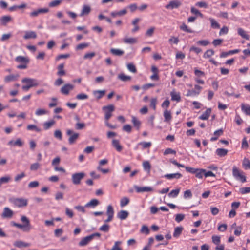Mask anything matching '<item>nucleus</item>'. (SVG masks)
I'll list each match as a JSON object with an SVG mask.
<instances>
[{"mask_svg":"<svg viewBox=\"0 0 250 250\" xmlns=\"http://www.w3.org/2000/svg\"><path fill=\"white\" fill-rule=\"evenodd\" d=\"M56 123V122L52 119L47 122H45L43 124V126L45 130H48Z\"/></svg>","mask_w":250,"mask_h":250,"instance_id":"obj_27","label":"nucleus"},{"mask_svg":"<svg viewBox=\"0 0 250 250\" xmlns=\"http://www.w3.org/2000/svg\"><path fill=\"white\" fill-rule=\"evenodd\" d=\"M134 188L137 192H150L153 190V188L150 187H139L135 186Z\"/></svg>","mask_w":250,"mask_h":250,"instance_id":"obj_13","label":"nucleus"},{"mask_svg":"<svg viewBox=\"0 0 250 250\" xmlns=\"http://www.w3.org/2000/svg\"><path fill=\"white\" fill-rule=\"evenodd\" d=\"M185 169L187 172L195 174V176L199 179H202L203 178L205 172V169H204L195 168L189 167H185Z\"/></svg>","mask_w":250,"mask_h":250,"instance_id":"obj_4","label":"nucleus"},{"mask_svg":"<svg viewBox=\"0 0 250 250\" xmlns=\"http://www.w3.org/2000/svg\"><path fill=\"white\" fill-rule=\"evenodd\" d=\"M25 177V174L24 172L16 175L14 177V181L15 182H20L22 178Z\"/></svg>","mask_w":250,"mask_h":250,"instance_id":"obj_48","label":"nucleus"},{"mask_svg":"<svg viewBox=\"0 0 250 250\" xmlns=\"http://www.w3.org/2000/svg\"><path fill=\"white\" fill-rule=\"evenodd\" d=\"M10 202L15 206L21 208L27 205L28 200L23 198H13L10 199Z\"/></svg>","mask_w":250,"mask_h":250,"instance_id":"obj_5","label":"nucleus"},{"mask_svg":"<svg viewBox=\"0 0 250 250\" xmlns=\"http://www.w3.org/2000/svg\"><path fill=\"white\" fill-rule=\"evenodd\" d=\"M209 20L210 22V26L211 28L214 29H218L220 28V24L215 19L212 18H209Z\"/></svg>","mask_w":250,"mask_h":250,"instance_id":"obj_38","label":"nucleus"},{"mask_svg":"<svg viewBox=\"0 0 250 250\" xmlns=\"http://www.w3.org/2000/svg\"><path fill=\"white\" fill-rule=\"evenodd\" d=\"M168 42H169V43H170L171 44H177L179 42V40L178 37H175L174 36H171L168 40Z\"/></svg>","mask_w":250,"mask_h":250,"instance_id":"obj_55","label":"nucleus"},{"mask_svg":"<svg viewBox=\"0 0 250 250\" xmlns=\"http://www.w3.org/2000/svg\"><path fill=\"white\" fill-rule=\"evenodd\" d=\"M232 175L237 181H239L242 183H244L246 181V177L244 172L235 166L232 167Z\"/></svg>","mask_w":250,"mask_h":250,"instance_id":"obj_3","label":"nucleus"},{"mask_svg":"<svg viewBox=\"0 0 250 250\" xmlns=\"http://www.w3.org/2000/svg\"><path fill=\"white\" fill-rule=\"evenodd\" d=\"M64 65L63 63L59 64L58 67L57 75L59 76H62L65 74V72L64 70Z\"/></svg>","mask_w":250,"mask_h":250,"instance_id":"obj_34","label":"nucleus"},{"mask_svg":"<svg viewBox=\"0 0 250 250\" xmlns=\"http://www.w3.org/2000/svg\"><path fill=\"white\" fill-rule=\"evenodd\" d=\"M129 215V213L126 210H121L119 211L117 214V217L120 220H125Z\"/></svg>","mask_w":250,"mask_h":250,"instance_id":"obj_22","label":"nucleus"},{"mask_svg":"<svg viewBox=\"0 0 250 250\" xmlns=\"http://www.w3.org/2000/svg\"><path fill=\"white\" fill-rule=\"evenodd\" d=\"M228 151L224 148H218L216 150V154L219 157H224L227 154Z\"/></svg>","mask_w":250,"mask_h":250,"instance_id":"obj_31","label":"nucleus"},{"mask_svg":"<svg viewBox=\"0 0 250 250\" xmlns=\"http://www.w3.org/2000/svg\"><path fill=\"white\" fill-rule=\"evenodd\" d=\"M18 77H19L18 74H16V75L11 74V75H7V76H5L4 78V81L5 83H8L10 82L16 81Z\"/></svg>","mask_w":250,"mask_h":250,"instance_id":"obj_21","label":"nucleus"},{"mask_svg":"<svg viewBox=\"0 0 250 250\" xmlns=\"http://www.w3.org/2000/svg\"><path fill=\"white\" fill-rule=\"evenodd\" d=\"M11 180V177L9 175H5L0 178V181L1 184H6L8 183Z\"/></svg>","mask_w":250,"mask_h":250,"instance_id":"obj_50","label":"nucleus"},{"mask_svg":"<svg viewBox=\"0 0 250 250\" xmlns=\"http://www.w3.org/2000/svg\"><path fill=\"white\" fill-rule=\"evenodd\" d=\"M22 83H25L22 86V89L27 91L30 88L39 85L38 81L35 79L25 78L21 80Z\"/></svg>","mask_w":250,"mask_h":250,"instance_id":"obj_2","label":"nucleus"},{"mask_svg":"<svg viewBox=\"0 0 250 250\" xmlns=\"http://www.w3.org/2000/svg\"><path fill=\"white\" fill-rule=\"evenodd\" d=\"M118 78L122 81L126 82L130 80L131 79V77L125 75L124 74H120L118 75Z\"/></svg>","mask_w":250,"mask_h":250,"instance_id":"obj_51","label":"nucleus"},{"mask_svg":"<svg viewBox=\"0 0 250 250\" xmlns=\"http://www.w3.org/2000/svg\"><path fill=\"white\" fill-rule=\"evenodd\" d=\"M92 240L91 237L90 235L83 238L79 242V245L80 246L83 247L88 244L89 242Z\"/></svg>","mask_w":250,"mask_h":250,"instance_id":"obj_26","label":"nucleus"},{"mask_svg":"<svg viewBox=\"0 0 250 250\" xmlns=\"http://www.w3.org/2000/svg\"><path fill=\"white\" fill-rule=\"evenodd\" d=\"M127 67L128 70L132 72V73H136V68L135 66L133 63H128L127 65Z\"/></svg>","mask_w":250,"mask_h":250,"instance_id":"obj_60","label":"nucleus"},{"mask_svg":"<svg viewBox=\"0 0 250 250\" xmlns=\"http://www.w3.org/2000/svg\"><path fill=\"white\" fill-rule=\"evenodd\" d=\"M65 214L70 218H72L74 216L73 210L68 208H65Z\"/></svg>","mask_w":250,"mask_h":250,"instance_id":"obj_64","label":"nucleus"},{"mask_svg":"<svg viewBox=\"0 0 250 250\" xmlns=\"http://www.w3.org/2000/svg\"><path fill=\"white\" fill-rule=\"evenodd\" d=\"M100 204V202L96 199L91 200L89 202L85 205V207L87 208H95L96 206Z\"/></svg>","mask_w":250,"mask_h":250,"instance_id":"obj_16","label":"nucleus"},{"mask_svg":"<svg viewBox=\"0 0 250 250\" xmlns=\"http://www.w3.org/2000/svg\"><path fill=\"white\" fill-rule=\"evenodd\" d=\"M202 89V87L199 85L196 84L194 85V88L193 89H191L193 91V94L194 96H198L201 92Z\"/></svg>","mask_w":250,"mask_h":250,"instance_id":"obj_39","label":"nucleus"},{"mask_svg":"<svg viewBox=\"0 0 250 250\" xmlns=\"http://www.w3.org/2000/svg\"><path fill=\"white\" fill-rule=\"evenodd\" d=\"M143 167L145 171H146L148 173L150 172L151 165L149 162L147 161H144L143 163Z\"/></svg>","mask_w":250,"mask_h":250,"instance_id":"obj_40","label":"nucleus"},{"mask_svg":"<svg viewBox=\"0 0 250 250\" xmlns=\"http://www.w3.org/2000/svg\"><path fill=\"white\" fill-rule=\"evenodd\" d=\"M185 218V215L183 214H177L175 215V220L176 222L179 223Z\"/></svg>","mask_w":250,"mask_h":250,"instance_id":"obj_61","label":"nucleus"},{"mask_svg":"<svg viewBox=\"0 0 250 250\" xmlns=\"http://www.w3.org/2000/svg\"><path fill=\"white\" fill-rule=\"evenodd\" d=\"M164 117L165 119V122L169 123L172 118L170 111L167 110H165L164 112Z\"/></svg>","mask_w":250,"mask_h":250,"instance_id":"obj_32","label":"nucleus"},{"mask_svg":"<svg viewBox=\"0 0 250 250\" xmlns=\"http://www.w3.org/2000/svg\"><path fill=\"white\" fill-rule=\"evenodd\" d=\"M49 10L48 8H39L30 12L29 15L31 17L34 18L38 16L40 14L47 13Z\"/></svg>","mask_w":250,"mask_h":250,"instance_id":"obj_9","label":"nucleus"},{"mask_svg":"<svg viewBox=\"0 0 250 250\" xmlns=\"http://www.w3.org/2000/svg\"><path fill=\"white\" fill-rule=\"evenodd\" d=\"M180 188L175 189L174 190H172L168 194V196L170 198H175L176 197L179 192H180Z\"/></svg>","mask_w":250,"mask_h":250,"instance_id":"obj_41","label":"nucleus"},{"mask_svg":"<svg viewBox=\"0 0 250 250\" xmlns=\"http://www.w3.org/2000/svg\"><path fill=\"white\" fill-rule=\"evenodd\" d=\"M223 133V130L222 129H219L214 131L213 133V136L210 138V141L212 142L217 140L218 137L221 136Z\"/></svg>","mask_w":250,"mask_h":250,"instance_id":"obj_25","label":"nucleus"},{"mask_svg":"<svg viewBox=\"0 0 250 250\" xmlns=\"http://www.w3.org/2000/svg\"><path fill=\"white\" fill-rule=\"evenodd\" d=\"M23 38L25 40H29L30 39H36L37 38V34L33 31H26L25 32Z\"/></svg>","mask_w":250,"mask_h":250,"instance_id":"obj_15","label":"nucleus"},{"mask_svg":"<svg viewBox=\"0 0 250 250\" xmlns=\"http://www.w3.org/2000/svg\"><path fill=\"white\" fill-rule=\"evenodd\" d=\"M85 173L83 172L75 173L72 175V181L74 185H79L81 180L84 177Z\"/></svg>","mask_w":250,"mask_h":250,"instance_id":"obj_7","label":"nucleus"},{"mask_svg":"<svg viewBox=\"0 0 250 250\" xmlns=\"http://www.w3.org/2000/svg\"><path fill=\"white\" fill-rule=\"evenodd\" d=\"M76 99L80 100L87 99L88 96L84 93H80L76 96Z\"/></svg>","mask_w":250,"mask_h":250,"instance_id":"obj_58","label":"nucleus"},{"mask_svg":"<svg viewBox=\"0 0 250 250\" xmlns=\"http://www.w3.org/2000/svg\"><path fill=\"white\" fill-rule=\"evenodd\" d=\"M112 145L116 148L117 151L121 152L123 149L122 146L120 145L119 141L113 139L112 141Z\"/></svg>","mask_w":250,"mask_h":250,"instance_id":"obj_29","label":"nucleus"},{"mask_svg":"<svg viewBox=\"0 0 250 250\" xmlns=\"http://www.w3.org/2000/svg\"><path fill=\"white\" fill-rule=\"evenodd\" d=\"M13 245L17 248H22L28 247L30 246V244L21 240H17L14 242Z\"/></svg>","mask_w":250,"mask_h":250,"instance_id":"obj_14","label":"nucleus"},{"mask_svg":"<svg viewBox=\"0 0 250 250\" xmlns=\"http://www.w3.org/2000/svg\"><path fill=\"white\" fill-rule=\"evenodd\" d=\"M105 93V90H94L93 92L94 96L97 99H100Z\"/></svg>","mask_w":250,"mask_h":250,"instance_id":"obj_30","label":"nucleus"},{"mask_svg":"<svg viewBox=\"0 0 250 250\" xmlns=\"http://www.w3.org/2000/svg\"><path fill=\"white\" fill-rule=\"evenodd\" d=\"M89 46V44L88 43H83L78 44L76 47V50H83L84 48L88 47Z\"/></svg>","mask_w":250,"mask_h":250,"instance_id":"obj_59","label":"nucleus"},{"mask_svg":"<svg viewBox=\"0 0 250 250\" xmlns=\"http://www.w3.org/2000/svg\"><path fill=\"white\" fill-rule=\"evenodd\" d=\"M183 228L182 227H177L175 228L173 232V237L178 238L181 235Z\"/></svg>","mask_w":250,"mask_h":250,"instance_id":"obj_35","label":"nucleus"},{"mask_svg":"<svg viewBox=\"0 0 250 250\" xmlns=\"http://www.w3.org/2000/svg\"><path fill=\"white\" fill-rule=\"evenodd\" d=\"M180 28L181 30L188 33H191L193 32L192 29L188 28V27L184 23L180 26Z\"/></svg>","mask_w":250,"mask_h":250,"instance_id":"obj_52","label":"nucleus"},{"mask_svg":"<svg viewBox=\"0 0 250 250\" xmlns=\"http://www.w3.org/2000/svg\"><path fill=\"white\" fill-rule=\"evenodd\" d=\"M242 111L247 115H250V105L242 104H241Z\"/></svg>","mask_w":250,"mask_h":250,"instance_id":"obj_36","label":"nucleus"},{"mask_svg":"<svg viewBox=\"0 0 250 250\" xmlns=\"http://www.w3.org/2000/svg\"><path fill=\"white\" fill-rule=\"evenodd\" d=\"M181 5V3L178 0L171 1L169 3L165 6L167 9H173L178 8Z\"/></svg>","mask_w":250,"mask_h":250,"instance_id":"obj_12","label":"nucleus"},{"mask_svg":"<svg viewBox=\"0 0 250 250\" xmlns=\"http://www.w3.org/2000/svg\"><path fill=\"white\" fill-rule=\"evenodd\" d=\"M123 42L125 43L133 44L137 42V40L134 38H125L123 39Z\"/></svg>","mask_w":250,"mask_h":250,"instance_id":"obj_42","label":"nucleus"},{"mask_svg":"<svg viewBox=\"0 0 250 250\" xmlns=\"http://www.w3.org/2000/svg\"><path fill=\"white\" fill-rule=\"evenodd\" d=\"M62 1V0H54L50 2L48 5L50 7H55L59 5Z\"/></svg>","mask_w":250,"mask_h":250,"instance_id":"obj_45","label":"nucleus"},{"mask_svg":"<svg viewBox=\"0 0 250 250\" xmlns=\"http://www.w3.org/2000/svg\"><path fill=\"white\" fill-rule=\"evenodd\" d=\"M211 108H208L203 114L199 116V118L202 120H208L211 114Z\"/></svg>","mask_w":250,"mask_h":250,"instance_id":"obj_24","label":"nucleus"},{"mask_svg":"<svg viewBox=\"0 0 250 250\" xmlns=\"http://www.w3.org/2000/svg\"><path fill=\"white\" fill-rule=\"evenodd\" d=\"M214 54V51L212 49L207 50L204 54L203 57L204 58H208Z\"/></svg>","mask_w":250,"mask_h":250,"instance_id":"obj_47","label":"nucleus"},{"mask_svg":"<svg viewBox=\"0 0 250 250\" xmlns=\"http://www.w3.org/2000/svg\"><path fill=\"white\" fill-rule=\"evenodd\" d=\"M74 88V85L70 83L64 84L61 89V92L63 95H68Z\"/></svg>","mask_w":250,"mask_h":250,"instance_id":"obj_10","label":"nucleus"},{"mask_svg":"<svg viewBox=\"0 0 250 250\" xmlns=\"http://www.w3.org/2000/svg\"><path fill=\"white\" fill-rule=\"evenodd\" d=\"M129 202V198L126 197H124L122 198L120 200V206L121 207H125L128 204Z\"/></svg>","mask_w":250,"mask_h":250,"instance_id":"obj_44","label":"nucleus"},{"mask_svg":"<svg viewBox=\"0 0 250 250\" xmlns=\"http://www.w3.org/2000/svg\"><path fill=\"white\" fill-rule=\"evenodd\" d=\"M14 212L8 207L3 208V211L1 214V217L3 218H11L13 216Z\"/></svg>","mask_w":250,"mask_h":250,"instance_id":"obj_11","label":"nucleus"},{"mask_svg":"<svg viewBox=\"0 0 250 250\" xmlns=\"http://www.w3.org/2000/svg\"><path fill=\"white\" fill-rule=\"evenodd\" d=\"M114 210L111 205H108L107 208L106 214L108 216H111L113 217Z\"/></svg>","mask_w":250,"mask_h":250,"instance_id":"obj_49","label":"nucleus"},{"mask_svg":"<svg viewBox=\"0 0 250 250\" xmlns=\"http://www.w3.org/2000/svg\"><path fill=\"white\" fill-rule=\"evenodd\" d=\"M127 11L125 9H124L119 11H113L111 13V15L113 17L117 16H121L122 15L126 14Z\"/></svg>","mask_w":250,"mask_h":250,"instance_id":"obj_33","label":"nucleus"},{"mask_svg":"<svg viewBox=\"0 0 250 250\" xmlns=\"http://www.w3.org/2000/svg\"><path fill=\"white\" fill-rule=\"evenodd\" d=\"M54 137L59 140H62V132L60 130H56L54 131Z\"/></svg>","mask_w":250,"mask_h":250,"instance_id":"obj_62","label":"nucleus"},{"mask_svg":"<svg viewBox=\"0 0 250 250\" xmlns=\"http://www.w3.org/2000/svg\"><path fill=\"white\" fill-rule=\"evenodd\" d=\"M170 96L172 101L179 102L181 100V96L180 93L176 92L174 90H173L172 91H171Z\"/></svg>","mask_w":250,"mask_h":250,"instance_id":"obj_18","label":"nucleus"},{"mask_svg":"<svg viewBox=\"0 0 250 250\" xmlns=\"http://www.w3.org/2000/svg\"><path fill=\"white\" fill-rule=\"evenodd\" d=\"M102 109L105 112V119L108 121L112 116V112L114 110V106L112 104L103 106Z\"/></svg>","mask_w":250,"mask_h":250,"instance_id":"obj_8","label":"nucleus"},{"mask_svg":"<svg viewBox=\"0 0 250 250\" xmlns=\"http://www.w3.org/2000/svg\"><path fill=\"white\" fill-rule=\"evenodd\" d=\"M66 134L68 136H69L68 142L69 144L71 145L74 144L79 136V134L78 133L75 132L71 129L67 130Z\"/></svg>","mask_w":250,"mask_h":250,"instance_id":"obj_6","label":"nucleus"},{"mask_svg":"<svg viewBox=\"0 0 250 250\" xmlns=\"http://www.w3.org/2000/svg\"><path fill=\"white\" fill-rule=\"evenodd\" d=\"M182 177V175L180 173L166 174L164 176V177L168 179L171 180L173 179H178Z\"/></svg>","mask_w":250,"mask_h":250,"instance_id":"obj_17","label":"nucleus"},{"mask_svg":"<svg viewBox=\"0 0 250 250\" xmlns=\"http://www.w3.org/2000/svg\"><path fill=\"white\" fill-rule=\"evenodd\" d=\"M238 34L242 38L247 40H250V36L247 34V32L244 30L242 28H238L237 29Z\"/></svg>","mask_w":250,"mask_h":250,"instance_id":"obj_20","label":"nucleus"},{"mask_svg":"<svg viewBox=\"0 0 250 250\" xmlns=\"http://www.w3.org/2000/svg\"><path fill=\"white\" fill-rule=\"evenodd\" d=\"M110 51L113 55L118 56H121L124 53V51L121 49L115 48H111Z\"/></svg>","mask_w":250,"mask_h":250,"instance_id":"obj_37","label":"nucleus"},{"mask_svg":"<svg viewBox=\"0 0 250 250\" xmlns=\"http://www.w3.org/2000/svg\"><path fill=\"white\" fill-rule=\"evenodd\" d=\"M140 232L142 233H145L146 235H148L149 234L150 231L147 226L143 225L140 229Z\"/></svg>","mask_w":250,"mask_h":250,"instance_id":"obj_56","label":"nucleus"},{"mask_svg":"<svg viewBox=\"0 0 250 250\" xmlns=\"http://www.w3.org/2000/svg\"><path fill=\"white\" fill-rule=\"evenodd\" d=\"M109 229L110 226L109 225L104 224L99 228V230L104 232H107L109 230Z\"/></svg>","mask_w":250,"mask_h":250,"instance_id":"obj_54","label":"nucleus"},{"mask_svg":"<svg viewBox=\"0 0 250 250\" xmlns=\"http://www.w3.org/2000/svg\"><path fill=\"white\" fill-rule=\"evenodd\" d=\"M132 122L133 124V125L136 127L137 129H139L141 124L140 122L135 117L132 116Z\"/></svg>","mask_w":250,"mask_h":250,"instance_id":"obj_46","label":"nucleus"},{"mask_svg":"<svg viewBox=\"0 0 250 250\" xmlns=\"http://www.w3.org/2000/svg\"><path fill=\"white\" fill-rule=\"evenodd\" d=\"M243 166L245 169H250V160L245 158L243 161Z\"/></svg>","mask_w":250,"mask_h":250,"instance_id":"obj_53","label":"nucleus"},{"mask_svg":"<svg viewBox=\"0 0 250 250\" xmlns=\"http://www.w3.org/2000/svg\"><path fill=\"white\" fill-rule=\"evenodd\" d=\"M47 111L46 110L43 109L39 108L36 111L35 114L37 116H39L46 114H47Z\"/></svg>","mask_w":250,"mask_h":250,"instance_id":"obj_57","label":"nucleus"},{"mask_svg":"<svg viewBox=\"0 0 250 250\" xmlns=\"http://www.w3.org/2000/svg\"><path fill=\"white\" fill-rule=\"evenodd\" d=\"M139 145L142 146L143 148L145 149L149 147L151 145V143L150 142H142L138 144V146Z\"/></svg>","mask_w":250,"mask_h":250,"instance_id":"obj_63","label":"nucleus"},{"mask_svg":"<svg viewBox=\"0 0 250 250\" xmlns=\"http://www.w3.org/2000/svg\"><path fill=\"white\" fill-rule=\"evenodd\" d=\"M15 61L20 63H28L29 62V59L27 57L24 56H19L15 58Z\"/></svg>","mask_w":250,"mask_h":250,"instance_id":"obj_28","label":"nucleus"},{"mask_svg":"<svg viewBox=\"0 0 250 250\" xmlns=\"http://www.w3.org/2000/svg\"><path fill=\"white\" fill-rule=\"evenodd\" d=\"M21 221L23 223L21 224L14 221L11 222V225L19 229H21L23 231L28 232L31 229V226L29 219L25 216L22 215L21 218Z\"/></svg>","mask_w":250,"mask_h":250,"instance_id":"obj_1","label":"nucleus"},{"mask_svg":"<svg viewBox=\"0 0 250 250\" xmlns=\"http://www.w3.org/2000/svg\"><path fill=\"white\" fill-rule=\"evenodd\" d=\"M27 129L28 130H30V131L34 130L37 132H40L42 130V129L40 127H39L37 126H36V125H28L27 126Z\"/></svg>","mask_w":250,"mask_h":250,"instance_id":"obj_43","label":"nucleus"},{"mask_svg":"<svg viewBox=\"0 0 250 250\" xmlns=\"http://www.w3.org/2000/svg\"><path fill=\"white\" fill-rule=\"evenodd\" d=\"M91 11V7L88 5L84 4L83 5L81 12L80 14V17H83L84 15H87Z\"/></svg>","mask_w":250,"mask_h":250,"instance_id":"obj_19","label":"nucleus"},{"mask_svg":"<svg viewBox=\"0 0 250 250\" xmlns=\"http://www.w3.org/2000/svg\"><path fill=\"white\" fill-rule=\"evenodd\" d=\"M12 20V18L10 16H3L0 18V23L2 25H6Z\"/></svg>","mask_w":250,"mask_h":250,"instance_id":"obj_23","label":"nucleus"}]
</instances>
